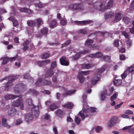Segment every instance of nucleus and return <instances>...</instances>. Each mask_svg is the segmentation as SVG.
<instances>
[{
  "instance_id": "6",
  "label": "nucleus",
  "mask_w": 134,
  "mask_h": 134,
  "mask_svg": "<svg viewBox=\"0 0 134 134\" xmlns=\"http://www.w3.org/2000/svg\"><path fill=\"white\" fill-rule=\"evenodd\" d=\"M52 82L50 81L47 80H43L42 78H39L37 81L35 83L36 86H41L43 85H51Z\"/></svg>"
},
{
  "instance_id": "1",
  "label": "nucleus",
  "mask_w": 134,
  "mask_h": 134,
  "mask_svg": "<svg viewBox=\"0 0 134 134\" xmlns=\"http://www.w3.org/2000/svg\"><path fill=\"white\" fill-rule=\"evenodd\" d=\"M87 96L83 95L82 98L84 102L82 109L79 112L80 116L82 120H84L85 118L88 116L91 112H95L96 111L97 109L92 107H89L87 105L86 102Z\"/></svg>"
},
{
  "instance_id": "5",
  "label": "nucleus",
  "mask_w": 134,
  "mask_h": 134,
  "mask_svg": "<svg viewBox=\"0 0 134 134\" xmlns=\"http://www.w3.org/2000/svg\"><path fill=\"white\" fill-rule=\"evenodd\" d=\"M18 77V76H15V77H11L8 76L5 77L4 79L2 80V81L5 80H9L7 82L5 83V85L4 86L6 90H8L7 89V88H8L12 85V84L11 82L14 81L15 79H17Z\"/></svg>"
},
{
  "instance_id": "26",
  "label": "nucleus",
  "mask_w": 134,
  "mask_h": 134,
  "mask_svg": "<svg viewBox=\"0 0 134 134\" xmlns=\"http://www.w3.org/2000/svg\"><path fill=\"white\" fill-rule=\"evenodd\" d=\"M79 5L77 4H73L70 5L69 8L72 10H76L79 8Z\"/></svg>"
},
{
  "instance_id": "39",
  "label": "nucleus",
  "mask_w": 134,
  "mask_h": 134,
  "mask_svg": "<svg viewBox=\"0 0 134 134\" xmlns=\"http://www.w3.org/2000/svg\"><path fill=\"white\" fill-rule=\"evenodd\" d=\"M118 93L117 92L114 93V94L111 96L110 100L111 101H113L117 97Z\"/></svg>"
},
{
  "instance_id": "64",
  "label": "nucleus",
  "mask_w": 134,
  "mask_h": 134,
  "mask_svg": "<svg viewBox=\"0 0 134 134\" xmlns=\"http://www.w3.org/2000/svg\"><path fill=\"white\" fill-rule=\"evenodd\" d=\"M43 62V61H38L36 63V64L38 65L39 66H42L44 65L43 63H40V62Z\"/></svg>"
},
{
  "instance_id": "61",
  "label": "nucleus",
  "mask_w": 134,
  "mask_h": 134,
  "mask_svg": "<svg viewBox=\"0 0 134 134\" xmlns=\"http://www.w3.org/2000/svg\"><path fill=\"white\" fill-rule=\"evenodd\" d=\"M30 92L32 93L34 95H37L38 94V92L34 89H32L30 90Z\"/></svg>"
},
{
  "instance_id": "36",
  "label": "nucleus",
  "mask_w": 134,
  "mask_h": 134,
  "mask_svg": "<svg viewBox=\"0 0 134 134\" xmlns=\"http://www.w3.org/2000/svg\"><path fill=\"white\" fill-rule=\"evenodd\" d=\"M121 42L120 41H119L118 40H115L114 42V45L115 46L118 47L120 44H121Z\"/></svg>"
},
{
  "instance_id": "30",
  "label": "nucleus",
  "mask_w": 134,
  "mask_h": 134,
  "mask_svg": "<svg viewBox=\"0 0 134 134\" xmlns=\"http://www.w3.org/2000/svg\"><path fill=\"white\" fill-rule=\"evenodd\" d=\"M114 84L116 86H118L122 83V81L121 79H117L114 81Z\"/></svg>"
},
{
  "instance_id": "43",
  "label": "nucleus",
  "mask_w": 134,
  "mask_h": 134,
  "mask_svg": "<svg viewBox=\"0 0 134 134\" xmlns=\"http://www.w3.org/2000/svg\"><path fill=\"white\" fill-rule=\"evenodd\" d=\"M122 20L126 24H127L130 21L129 19L126 17L123 18Z\"/></svg>"
},
{
  "instance_id": "28",
  "label": "nucleus",
  "mask_w": 134,
  "mask_h": 134,
  "mask_svg": "<svg viewBox=\"0 0 134 134\" xmlns=\"http://www.w3.org/2000/svg\"><path fill=\"white\" fill-rule=\"evenodd\" d=\"M114 13L112 12H110L105 14V17L106 18H111L114 16Z\"/></svg>"
},
{
  "instance_id": "37",
  "label": "nucleus",
  "mask_w": 134,
  "mask_h": 134,
  "mask_svg": "<svg viewBox=\"0 0 134 134\" xmlns=\"http://www.w3.org/2000/svg\"><path fill=\"white\" fill-rule=\"evenodd\" d=\"M9 59L8 58L4 57L1 58L0 59V60H3V62L2 63V64H5L7 63L8 60Z\"/></svg>"
},
{
  "instance_id": "45",
  "label": "nucleus",
  "mask_w": 134,
  "mask_h": 134,
  "mask_svg": "<svg viewBox=\"0 0 134 134\" xmlns=\"http://www.w3.org/2000/svg\"><path fill=\"white\" fill-rule=\"evenodd\" d=\"M58 107L57 106L54 105V104H52L50 106V109L51 111H53L54 110L58 108Z\"/></svg>"
},
{
  "instance_id": "42",
  "label": "nucleus",
  "mask_w": 134,
  "mask_h": 134,
  "mask_svg": "<svg viewBox=\"0 0 134 134\" xmlns=\"http://www.w3.org/2000/svg\"><path fill=\"white\" fill-rule=\"evenodd\" d=\"M110 59V58L109 56L106 55L104 56L102 58V60L106 61H108Z\"/></svg>"
},
{
  "instance_id": "51",
  "label": "nucleus",
  "mask_w": 134,
  "mask_h": 134,
  "mask_svg": "<svg viewBox=\"0 0 134 134\" xmlns=\"http://www.w3.org/2000/svg\"><path fill=\"white\" fill-rule=\"evenodd\" d=\"M35 6L38 8H43V5L41 3L39 2L38 3H35Z\"/></svg>"
},
{
  "instance_id": "24",
  "label": "nucleus",
  "mask_w": 134,
  "mask_h": 134,
  "mask_svg": "<svg viewBox=\"0 0 134 134\" xmlns=\"http://www.w3.org/2000/svg\"><path fill=\"white\" fill-rule=\"evenodd\" d=\"M28 25L31 27H33L36 25V22L35 21L33 20H28L27 22Z\"/></svg>"
},
{
  "instance_id": "11",
  "label": "nucleus",
  "mask_w": 134,
  "mask_h": 134,
  "mask_svg": "<svg viewBox=\"0 0 134 134\" xmlns=\"http://www.w3.org/2000/svg\"><path fill=\"white\" fill-rule=\"evenodd\" d=\"M12 105L15 107H18L19 106L20 109L22 110L24 108V104L22 100H18L16 101L12 102Z\"/></svg>"
},
{
  "instance_id": "41",
  "label": "nucleus",
  "mask_w": 134,
  "mask_h": 134,
  "mask_svg": "<svg viewBox=\"0 0 134 134\" xmlns=\"http://www.w3.org/2000/svg\"><path fill=\"white\" fill-rule=\"evenodd\" d=\"M36 20L37 22V25L38 26H39L43 24V21L41 19H37Z\"/></svg>"
},
{
  "instance_id": "27",
  "label": "nucleus",
  "mask_w": 134,
  "mask_h": 134,
  "mask_svg": "<svg viewBox=\"0 0 134 134\" xmlns=\"http://www.w3.org/2000/svg\"><path fill=\"white\" fill-rule=\"evenodd\" d=\"M9 20H11L14 26H17L18 24L17 21L16 19L12 17H10L8 18Z\"/></svg>"
},
{
  "instance_id": "62",
  "label": "nucleus",
  "mask_w": 134,
  "mask_h": 134,
  "mask_svg": "<svg viewBox=\"0 0 134 134\" xmlns=\"http://www.w3.org/2000/svg\"><path fill=\"white\" fill-rule=\"evenodd\" d=\"M44 118L45 119L48 120L51 118V116L49 114H46L44 115Z\"/></svg>"
},
{
  "instance_id": "20",
  "label": "nucleus",
  "mask_w": 134,
  "mask_h": 134,
  "mask_svg": "<svg viewBox=\"0 0 134 134\" xmlns=\"http://www.w3.org/2000/svg\"><path fill=\"white\" fill-rule=\"evenodd\" d=\"M33 119L32 116L31 114H26L25 116V120L27 122H29Z\"/></svg>"
},
{
  "instance_id": "29",
  "label": "nucleus",
  "mask_w": 134,
  "mask_h": 134,
  "mask_svg": "<svg viewBox=\"0 0 134 134\" xmlns=\"http://www.w3.org/2000/svg\"><path fill=\"white\" fill-rule=\"evenodd\" d=\"M23 85L22 84H19L16 85L15 87L14 90L15 93L19 92V90L18 88H21Z\"/></svg>"
},
{
  "instance_id": "58",
  "label": "nucleus",
  "mask_w": 134,
  "mask_h": 134,
  "mask_svg": "<svg viewBox=\"0 0 134 134\" xmlns=\"http://www.w3.org/2000/svg\"><path fill=\"white\" fill-rule=\"evenodd\" d=\"M121 117L123 118L130 119L131 118L127 115L126 114H123L121 115Z\"/></svg>"
},
{
  "instance_id": "12",
  "label": "nucleus",
  "mask_w": 134,
  "mask_h": 134,
  "mask_svg": "<svg viewBox=\"0 0 134 134\" xmlns=\"http://www.w3.org/2000/svg\"><path fill=\"white\" fill-rule=\"evenodd\" d=\"M62 91L64 93L63 96L64 97L73 93H75L76 91L75 90H68L66 89L64 87L62 88Z\"/></svg>"
},
{
  "instance_id": "47",
  "label": "nucleus",
  "mask_w": 134,
  "mask_h": 134,
  "mask_svg": "<svg viewBox=\"0 0 134 134\" xmlns=\"http://www.w3.org/2000/svg\"><path fill=\"white\" fill-rule=\"evenodd\" d=\"M24 77L25 78L27 79H32V77L30 76L29 74H25L24 75Z\"/></svg>"
},
{
  "instance_id": "40",
  "label": "nucleus",
  "mask_w": 134,
  "mask_h": 134,
  "mask_svg": "<svg viewBox=\"0 0 134 134\" xmlns=\"http://www.w3.org/2000/svg\"><path fill=\"white\" fill-rule=\"evenodd\" d=\"M29 43V41L28 40L25 41L24 44L23 49L24 50H26L28 49L27 44Z\"/></svg>"
},
{
  "instance_id": "10",
  "label": "nucleus",
  "mask_w": 134,
  "mask_h": 134,
  "mask_svg": "<svg viewBox=\"0 0 134 134\" xmlns=\"http://www.w3.org/2000/svg\"><path fill=\"white\" fill-rule=\"evenodd\" d=\"M118 118L117 117H112L107 123L108 126L109 127H113L115 124Z\"/></svg>"
},
{
  "instance_id": "63",
  "label": "nucleus",
  "mask_w": 134,
  "mask_h": 134,
  "mask_svg": "<svg viewBox=\"0 0 134 134\" xmlns=\"http://www.w3.org/2000/svg\"><path fill=\"white\" fill-rule=\"evenodd\" d=\"M128 132L132 134H134V128H130Z\"/></svg>"
},
{
  "instance_id": "4",
  "label": "nucleus",
  "mask_w": 134,
  "mask_h": 134,
  "mask_svg": "<svg viewBox=\"0 0 134 134\" xmlns=\"http://www.w3.org/2000/svg\"><path fill=\"white\" fill-rule=\"evenodd\" d=\"M57 66V64L55 61H53L51 63L50 69L48 70L45 75V78H48L52 76L53 74V69L56 67Z\"/></svg>"
},
{
  "instance_id": "49",
  "label": "nucleus",
  "mask_w": 134,
  "mask_h": 134,
  "mask_svg": "<svg viewBox=\"0 0 134 134\" xmlns=\"http://www.w3.org/2000/svg\"><path fill=\"white\" fill-rule=\"evenodd\" d=\"M70 42V40L67 41L64 44H62V47L63 48L65 47L68 46Z\"/></svg>"
},
{
  "instance_id": "17",
  "label": "nucleus",
  "mask_w": 134,
  "mask_h": 134,
  "mask_svg": "<svg viewBox=\"0 0 134 134\" xmlns=\"http://www.w3.org/2000/svg\"><path fill=\"white\" fill-rule=\"evenodd\" d=\"M103 54L102 53L100 52H98L94 54H92L88 55V57L91 58H96V57H102Z\"/></svg>"
},
{
  "instance_id": "19",
  "label": "nucleus",
  "mask_w": 134,
  "mask_h": 134,
  "mask_svg": "<svg viewBox=\"0 0 134 134\" xmlns=\"http://www.w3.org/2000/svg\"><path fill=\"white\" fill-rule=\"evenodd\" d=\"M56 115L60 118L62 117L65 114L64 112L60 109H58L55 112Z\"/></svg>"
},
{
  "instance_id": "9",
  "label": "nucleus",
  "mask_w": 134,
  "mask_h": 134,
  "mask_svg": "<svg viewBox=\"0 0 134 134\" xmlns=\"http://www.w3.org/2000/svg\"><path fill=\"white\" fill-rule=\"evenodd\" d=\"M89 71H81L79 72L77 77L79 79L80 83H82L85 80V78L83 77V75H86L88 74Z\"/></svg>"
},
{
  "instance_id": "57",
  "label": "nucleus",
  "mask_w": 134,
  "mask_h": 134,
  "mask_svg": "<svg viewBox=\"0 0 134 134\" xmlns=\"http://www.w3.org/2000/svg\"><path fill=\"white\" fill-rule=\"evenodd\" d=\"M50 62V60L49 59H47L44 60L43 61L42 63H43V65H44L46 64L49 63ZM41 63H42V62H40Z\"/></svg>"
},
{
  "instance_id": "35",
  "label": "nucleus",
  "mask_w": 134,
  "mask_h": 134,
  "mask_svg": "<svg viewBox=\"0 0 134 134\" xmlns=\"http://www.w3.org/2000/svg\"><path fill=\"white\" fill-rule=\"evenodd\" d=\"M57 24V22L55 20H52L51 21V23L50 24V27L51 28H53Z\"/></svg>"
},
{
  "instance_id": "44",
  "label": "nucleus",
  "mask_w": 134,
  "mask_h": 134,
  "mask_svg": "<svg viewBox=\"0 0 134 134\" xmlns=\"http://www.w3.org/2000/svg\"><path fill=\"white\" fill-rule=\"evenodd\" d=\"M17 111L14 108H12L11 109H10V110H9L8 111V113L9 114H11L17 112Z\"/></svg>"
},
{
  "instance_id": "7",
  "label": "nucleus",
  "mask_w": 134,
  "mask_h": 134,
  "mask_svg": "<svg viewBox=\"0 0 134 134\" xmlns=\"http://www.w3.org/2000/svg\"><path fill=\"white\" fill-rule=\"evenodd\" d=\"M114 89L113 87H111L110 89V93H107L106 90H104L103 91L101 92L100 94V98L102 100H104L105 98V95L110 96L112 93Z\"/></svg>"
},
{
  "instance_id": "21",
  "label": "nucleus",
  "mask_w": 134,
  "mask_h": 134,
  "mask_svg": "<svg viewBox=\"0 0 134 134\" xmlns=\"http://www.w3.org/2000/svg\"><path fill=\"white\" fill-rule=\"evenodd\" d=\"M18 97V96L12 94H7L5 96L4 98L6 99L9 100L14 99Z\"/></svg>"
},
{
  "instance_id": "48",
  "label": "nucleus",
  "mask_w": 134,
  "mask_h": 134,
  "mask_svg": "<svg viewBox=\"0 0 134 134\" xmlns=\"http://www.w3.org/2000/svg\"><path fill=\"white\" fill-rule=\"evenodd\" d=\"M124 113L125 114H130L131 115H133V111L131 110H126Z\"/></svg>"
},
{
  "instance_id": "38",
  "label": "nucleus",
  "mask_w": 134,
  "mask_h": 134,
  "mask_svg": "<svg viewBox=\"0 0 134 134\" xmlns=\"http://www.w3.org/2000/svg\"><path fill=\"white\" fill-rule=\"evenodd\" d=\"M50 57V54L47 53L43 54L41 56V58L42 59H46Z\"/></svg>"
},
{
  "instance_id": "55",
  "label": "nucleus",
  "mask_w": 134,
  "mask_h": 134,
  "mask_svg": "<svg viewBox=\"0 0 134 134\" xmlns=\"http://www.w3.org/2000/svg\"><path fill=\"white\" fill-rule=\"evenodd\" d=\"M132 41L131 40L129 39L127 41L126 43L128 47H130L131 45Z\"/></svg>"
},
{
  "instance_id": "50",
  "label": "nucleus",
  "mask_w": 134,
  "mask_h": 134,
  "mask_svg": "<svg viewBox=\"0 0 134 134\" xmlns=\"http://www.w3.org/2000/svg\"><path fill=\"white\" fill-rule=\"evenodd\" d=\"M67 23L66 20L65 19H62L60 22V24L62 26L65 25Z\"/></svg>"
},
{
  "instance_id": "18",
  "label": "nucleus",
  "mask_w": 134,
  "mask_h": 134,
  "mask_svg": "<svg viewBox=\"0 0 134 134\" xmlns=\"http://www.w3.org/2000/svg\"><path fill=\"white\" fill-rule=\"evenodd\" d=\"M122 15L120 13H118L116 14L115 19L114 21L117 22L120 20L122 17Z\"/></svg>"
},
{
  "instance_id": "13",
  "label": "nucleus",
  "mask_w": 134,
  "mask_h": 134,
  "mask_svg": "<svg viewBox=\"0 0 134 134\" xmlns=\"http://www.w3.org/2000/svg\"><path fill=\"white\" fill-rule=\"evenodd\" d=\"M93 40L91 39L87 40L85 42V44L86 46H90V47L93 49H94L97 48V47L94 45H91V44L93 43Z\"/></svg>"
},
{
  "instance_id": "3",
  "label": "nucleus",
  "mask_w": 134,
  "mask_h": 134,
  "mask_svg": "<svg viewBox=\"0 0 134 134\" xmlns=\"http://www.w3.org/2000/svg\"><path fill=\"white\" fill-rule=\"evenodd\" d=\"M26 102L28 104L29 108L33 109V114L34 115L36 118L37 117L39 116V113L38 107H34V105L32 103V100L30 99H27Z\"/></svg>"
},
{
  "instance_id": "34",
  "label": "nucleus",
  "mask_w": 134,
  "mask_h": 134,
  "mask_svg": "<svg viewBox=\"0 0 134 134\" xmlns=\"http://www.w3.org/2000/svg\"><path fill=\"white\" fill-rule=\"evenodd\" d=\"M40 32L42 35H46L48 33V29L46 28H43L41 30Z\"/></svg>"
},
{
  "instance_id": "53",
  "label": "nucleus",
  "mask_w": 134,
  "mask_h": 134,
  "mask_svg": "<svg viewBox=\"0 0 134 134\" xmlns=\"http://www.w3.org/2000/svg\"><path fill=\"white\" fill-rule=\"evenodd\" d=\"M122 33V34L125 36L126 38H129V36L128 33L125 31H123Z\"/></svg>"
},
{
  "instance_id": "16",
  "label": "nucleus",
  "mask_w": 134,
  "mask_h": 134,
  "mask_svg": "<svg viewBox=\"0 0 134 134\" xmlns=\"http://www.w3.org/2000/svg\"><path fill=\"white\" fill-rule=\"evenodd\" d=\"M60 60L61 64L62 65L68 66L69 65V62L66 60V58L65 56L62 57L60 58Z\"/></svg>"
},
{
  "instance_id": "2",
  "label": "nucleus",
  "mask_w": 134,
  "mask_h": 134,
  "mask_svg": "<svg viewBox=\"0 0 134 134\" xmlns=\"http://www.w3.org/2000/svg\"><path fill=\"white\" fill-rule=\"evenodd\" d=\"M105 66H104L98 70L97 74L94 75L91 80V83L94 85L99 80L100 74L103 72L105 70Z\"/></svg>"
},
{
  "instance_id": "33",
  "label": "nucleus",
  "mask_w": 134,
  "mask_h": 134,
  "mask_svg": "<svg viewBox=\"0 0 134 134\" xmlns=\"http://www.w3.org/2000/svg\"><path fill=\"white\" fill-rule=\"evenodd\" d=\"M73 106V104L72 103L70 102L66 104L63 105V106L64 107H66L68 108H72Z\"/></svg>"
},
{
  "instance_id": "15",
  "label": "nucleus",
  "mask_w": 134,
  "mask_h": 134,
  "mask_svg": "<svg viewBox=\"0 0 134 134\" xmlns=\"http://www.w3.org/2000/svg\"><path fill=\"white\" fill-rule=\"evenodd\" d=\"M88 52L89 51L87 50H85L83 51L79 52L75 56H72V58L74 60H77L79 58L81 54H85Z\"/></svg>"
},
{
  "instance_id": "56",
  "label": "nucleus",
  "mask_w": 134,
  "mask_h": 134,
  "mask_svg": "<svg viewBox=\"0 0 134 134\" xmlns=\"http://www.w3.org/2000/svg\"><path fill=\"white\" fill-rule=\"evenodd\" d=\"M79 32L82 34H85L87 33L86 31L84 29H80L79 31Z\"/></svg>"
},
{
  "instance_id": "14",
  "label": "nucleus",
  "mask_w": 134,
  "mask_h": 134,
  "mask_svg": "<svg viewBox=\"0 0 134 134\" xmlns=\"http://www.w3.org/2000/svg\"><path fill=\"white\" fill-rule=\"evenodd\" d=\"M91 21H76L74 22L71 21L72 23H74V24L79 25H84L86 24H89L91 23Z\"/></svg>"
},
{
  "instance_id": "31",
  "label": "nucleus",
  "mask_w": 134,
  "mask_h": 134,
  "mask_svg": "<svg viewBox=\"0 0 134 134\" xmlns=\"http://www.w3.org/2000/svg\"><path fill=\"white\" fill-rule=\"evenodd\" d=\"M126 70V72H127L128 74L132 72L134 73V66L128 68Z\"/></svg>"
},
{
  "instance_id": "59",
  "label": "nucleus",
  "mask_w": 134,
  "mask_h": 134,
  "mask_svg": "<svg viewBox=\"0 0 134 134\" xmlns=\"http://www.w3.org/2000/svg\"><path fill=\"white\" fill-rule=\"evenodd\" d=\"M134 9V0L131 3L130 7V10L131 11L132 10Z\"/></svg>"
},
{
  "instance_id": "22",
  "label": "nucleus",
  "mask_w": 134,
  "mask_h": 134,
  "mask_svg": "<svg viewBox=\"0 0 134 134\" xmlns=\"http://www.w3.org/2000/svg\"><path fill=\"white\" fill-rule=\"evenodd\" d=\"M20 11L21 12H25L29 14L32 13V11L29 9L26 8H22L20 9Z\"/></svg>"
},
{
  "instance_id": "25",
  "label": "nucleus",
  "mask_w": 134,
  "mask_h": 134,
  "mask_svg": "<svg viewBox=\"0 0 134 134\" xmlns=\"http://www.w3.org/2000/svg\"><path fill=\"white\" fill-rule=\"evenodd\" d=\"M93 66L92 64H83L81 65V67L82 68L89 69Z\"/></svg>"
},
{
  "instance_id": "8",
  "label": "nucleus",
  "mask_w": 134,
  "mask_h": 134,
  "mask_svg": "<svg viewBox=\"0 0 134 134\" xmlns=\"http://www.w3.org/2000/svg\"><path fill=\"white\" fill-rule=\"evenodd\" d=\"M104 3H101L100 7L101 8V11H103L107 9H109L113 4V0H110L108 2L106 7H103L104 5Z\"/></svg>"
},
{
  "instance_id": "52",
  "label": "nucleus",
  "mask_w": 134,
  "mask_h": 134,
  "mask_svg": "<svg viewBox=\"0 0 134 134\" xmlns=\"http://www.w3.org/2000/svg\"><path fill=\"white\" fill-rule=\"evenodd\" d=\"M133 125H131L130 126H127L124 127L122 129V130H128V131L129 130L130 128H131L133 126Z\"/></svg>"
},
{
  "instance_id": "23",
  "label": "nucleus",
  "mask_w": 134,
  "mask_h": 134,
  "mask_svg": "<svg viewBox=\"0 0 134 134\" xmlns=\"http://www.w3.org/2000/svg\"><path fill=\"white\" fill-rule=\"evenodd\" d=\"M2 124L3 126L7 127H10V126L8 125L7 123V120L4 117H2Z\"/></svg>"
},
{
  "instance_id": "46",
  "label": "nucleus",
  "mask_w": 134,
  "mask_h": 134,
  "mask_svg": "<svg viewBox=\"0 0 134 134\" xmlns=\"http://www.w3.org/2000/svg\"><path fill=\"white\" fill-rule=\"evenodd\" d=\"M75 123L77 124H79L81 121L80 119L77 116H76L75 119Z\"/></svg>"
},
{
  "instance_id": "32",
  "label": "nucleus",
  "mask_w": 134,
  "mask_h": 134,
  "mask_svg": "<svg viewBox=\"0 0 134 134\" xmlns=\"http://www.w3.org/2000/svg\"><path fill=\"white\" fill-rule=\"evenodd\" d=\"M23 120L21 119H18L14 122V125H18L22 123Z\"/></svg>"
},
{
  "instance_id": "60",
  "label": "nucleus",
  "mask_w": 134,
  "mask_h": 134,
  "mask_svg": "<svg viewBox=\"0 0 134 134\" xmlns=\"http://www.w3.org/2000/svg\"><path fill=\"white\" fill-rule=\"evenodd\" d=\"M97 132H99L101 129V127L99 126L96 127L94 129Z\"/></svg>"
},
{
  "instance_id": "54",
  "label": "nucleus",
  "mask_w": 134,
  "mask_h": 134,
  "mask_svg": "<svg viewBox=\"0 0 134 134\" xmlns=\"http://www.w3.org/2000/svg\"><path fill=\"white\" fill-rule=\"evenodd\" d=\"M128 72H126V70L124 71L123 73L121 75V77L122 79H124L127 76Z\"/></svg>"
}]
</instances>
